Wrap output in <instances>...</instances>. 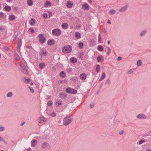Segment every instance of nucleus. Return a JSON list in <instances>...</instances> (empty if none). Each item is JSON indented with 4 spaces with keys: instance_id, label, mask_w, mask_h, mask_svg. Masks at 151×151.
<instances>
[{
    "instance_id": "33",
    "label": "nucleus",
    "mask_w": 151,
    "mask_h": 151,
    "mask_svg": "<svg viewBox=\"0 0 151 151\" xmlns=\"http://www.w3.org/2000/svg\"><path fill=\"white\" fill-rule=\"evenodd\" d=\"M28 5L29 6H31L33 4V1L32 0H28Z\"/></svg>"
},
{
    "instance_id": "58",
    "label": "nucleus",
    "mask_w": 151,
    "mask_h": 151,
    "mask_svg": "<svg viewBox=\"0 0 151 151\" xmlns=\"http://www.w3.org/2000/svg\"><path fill=\"white\" fill-rule=\"evenodd\" d=\"M88 3H89L91 4H92V1H91V0H88Z\"/></svg>"
},
{
    "instance_id": "5",
    "label": "nucleus",
    "mask_w": 151,
    "mask_h": 151,
    "mask_svg": "<svg viewBox=\"0 0 151 151\" xmlns=\"http://www.w3.org/2000/svg\"><path fill=\"white\" fill-rule=\"evenodd\" d=\"M21 69L22 71L24 74H27L28 73V72L26 67L22 63L21 65Z\"/></svg>"
},
{
    "instance_id": "56",
    "label": "nucleus",
    "mask_w": 151,
    "mask_h": 151,
    "mask_svg": "<svg viewBox=\"0 0 151 151\" xmlns=\"http://www.w3.org/2000/svg\"><path fill=\"white\" fill-rule=\"evenodd\" d=\"M90 106L91 108H93L94 107V104H91Z\"/></svg>"
},
{
    "instance_id": "60",
    "label": "nucleus",
    "mask_w": 151,
    "mask_h": 151,
    "mask_svg": "<svg viewBox=\"0 0 151 151\" xmlns=\"http://www.w3.org/2000/svg\"><path fill=\"white\" fill-rule=\"evenodd\" d=\"M12 0H6L7 2L10 3L12 2Z\"/></svg>"
},
{
    "instance_id": "31",
    "label": "nucleus",
    "mask_w": 151,
    "mask_h": 151,
    "mask_svg": "<svg viewBox=\"0 0 151 151\" xmlns=\"http://www.w3.org/2000/svg\"><path fill=\"white\" fill-rule=\"evenodd\" d=\"M116 13V11L114 9H111L110 10L109 13L110 14H114Z\"/></svg>"
},
{
    "instance_id": "20",
    "label": "nucleus",
    "mask_w": 151,
    "mask_h": 151,
    "mask_svg": "<svg viewBox=\"0 0 151 151\" xmlns=\"http://www.w3.org/2000/svg\"><path fill=\"white\" fill-rule=\"evenodd\" d=\"M97 59L99 62H101L104 60V58L101 56H99L98 57Z\"/></svg>"
},
{
    "instance_id": "11",
    "label": "nucleus",
    "mask_w": 151,
    "mask_h": 151,
    "mask_svg": "<svg viewBox=\"0 0 151 151\" xmlns=\"http://www.w3.org/2000/svg\"><path fill=\"white\" fill-rule=\"evenodd\" d=\"M55 105L57 106H59L62 104V101L60 99H57L55 101Z\"/></svg>"
},
{
    "instance_id": "13",
    "label": "nucleus",
    "mask_w": 151,
    "mask_h": 151,
    "mask_svg": "<svg viewBox=\"0 0 151 151\" xmlns=\"http://www.w3.org/2000/svg\"><path fill=\"white\" fill-rule=\"evenodd\" d=\"M55 43V41L53 39L48 40L47 41V44L50 45H53Z\"/></svg>"
},
{
    "instance_id": "23",
    "label": "nucleus",
    "mask_w": 151,
    "mask_h": 151,
    "mask_svg": "<svg viewBox=\"0 0 151 151\" xmlns=\"http://www.w3.org/2000/svg\"><path fill=\"white\" fill-rule=\"evenodd\" d=\"M22 40L21 39H20L18 40L17 42V47H21L22 42Z\"/></svg>"
},
{
    "instance_id": "44",
    "label": "nucleus",
    "mask_w": 151,
    "mask_h": 151,
    "mask_svg": "<svg viewBox=\"0 0 151 151\" xmlns=\"http://www.w3.org/2000/svg\"><path fill=\"white\" fill-rule=\"evenodd\" d=\"M28 88H29V89L30 90V91H31V92H32V93H33L34 92V89H33V88L30 86H29L28 87Z\"/></svg>"
},
{
    "instance_id": "18",
    "label": "nucleus",
    "mask_w": 151,
    "mask_h": 151,
    "mask_svg": "<svg viewBox=\"0 0 151 151\" xmlns=\"http://www.w3.org/2000/svg\"><path fill=\"white\" fill-rule=\"evenodd\" d=\"M82 8L84 9L88 10L89 9V6L87 4H84L82 5Z\"/></svg>"
},
{
    "instance_id": "10",
    "label": "nucleus",
    "mask_w": 151,
    "mask_h": 151,
    "mask_svg": "<svg viewBox=\"0 0 151 151\" xmlns=\"http://www.w3.org/2000/svg\"><path fill=\"white\" fill-rule=\"evenodd\" d=\"M137 118L140 119H146L147 118V116L144 114H140L137 116Z\"/></svg>"
},
{
    "instance_id": "39",
    "label": "nucleus",
    "mask_w": 151,
    "mask_h": 151,
    "mask_svg": "<svg viewBox=\"0 0 151 151\" xmlns=\"http://www.w3.org/2000/svg\"><path fill=\"white\" fill-rule=\"evenodd\" d=\"M50 115L52 117H55L56 116V114L54 112H52V113L50 114Z\"/></svg>"
},
{
    "instance_id": "28",
    "label": "nucleus",
    "mask_w": 151,
    "mask_h": 151,
    "mask_svg": "<svg viewBox=\"0 0 151 151\" xmlns=\"http://www.w3.org/2000/svg\"><path fill=\"white\" fill-rule=\"evenodd\" d=\"M75 36L77 39H79L81 38V34L79 32H77L76 33Z\"/></svg>"
},
{
    "instance_id": "17",
    "label": "nucleus",
    "mask_w": 151,
    "mask_h": 151,
    "mask_svg": "<svg viewBox=\"0 0 151 151\" xmlns=\"http://www.w3.org/2000/svg\"><path fill=\"white\" fill-rule=\"evenodd\" d=\"M150 139L149 140H140V141H139V145H141V144H143V143L144 142H149L151 140V138H149Z\"/></svg>"
},
{
    "instance_id": "6",
    "label": "nucleus",
    "mask_w": 151,
    "mask_h": 151,
    "mask_svg": "<svg viewBox=\"0 0 151 151\" xmlns=\"http://www.w3.org/2000/svg\"><path fill=\"white\" fill-rule=\"evenodd\" d=\"M50 146L49 144L47 142H44L42 144L41 147L42 149H46L50 148Z\"/></svg>"
},
{
    "instance_id": "47",
    "label": "nucleus",
    "mask_w": 151,
    "mask_h": 151,
    "mask_svg": "<svg viewBox=\"0 0 151 151\" xmlns=\"http://www.w3.org/2000/svg\"><path fill=\"white\" fill-rule=\"evenodd\" d=\"M133 70L132 69L129 70L127 72L129 74H131L132 73H133Z\"/></svg>"
},
{
    "instance_id": "9",
    "label": "nucleus",
    "mask_w": 151,
    "mask_h": 151,
    "mask_svg": "<svg viewBox=\"0 0 151 151\" xmlns=\"http://www.w3.org/2000/svg\"><path fill=\"white\" fill-rule=\"evenodd\" d=\"M72 50V48H63L62 52H63L67 53L70 52Z\"/></svg>"
},
{
    "instance_id": "27",
    "label": "nucleus",
    "mask_w": 151,
    "mask_h": 151,
    "mask_svg": "<svg viewBox=\"0 0 151 151\" xmlns=\"http://www.w3.org/2000/svg\"><path fill=\"white\" fill-rule=\"evenodd\" d=\"M77 61V59L76 58H72L70 59V61L72 63H75Z\"/></svg>"
},
{
    "instance_id": "29",
    "label": "nucleus",
    "mask_w": 151,
    "mask_h": 151,
    "mask_svg": "<svg viewBox=\"0 0 151 151\" xmlns=\"http://www.w3.org/2000/svg\"><path fill=\"white\" fill-rule=\"evenodd\" d=\"M45 65L44 63H40L39 65L40 68L41 69H42L45 66Z\"/></svg>"
},
{
    "instance_id": "40",
    "label": "nucleus",
    "mask_w": 151,
    "mask_h": 151,
    "mask_svg": "<svg viewBox=\"0 0 151 151\" xmlns=\"http://www.w3.org/2000/svg\"><path fill=\"white\" fill-rule=\"evenodd\" d=\"M52 104V102L51 101H49L47 103V105L49 106H51Z\"/></svg>"
},
{
    "instance_id": "55",
    "label": "nucleus",
    "mask_w": 151,
    "mask_h": 151,
    "mask_svg": "<svg viewBox=\"0 0 151 151\" xmlns=\"http://www.w3.org/2000/svg\"><path fill=\"white\" fill-rule=\"evenodd\" d=\"M124 131H121V132H119V134L120 135H122V134H124Z\"/></svg>"
},
{
    "instance_id": "1",
    "label": "nucleus",
    "mask_w": 151,
    "mask_h": 151,
    "mask_svg": "<svg viewBox=\"0 0 151 151\" xmlns=\"http://www.w3.org/2000/svg\"><path fill=\"white\" fill-rule=\"evenodd\" d=\"M73 120L70 116H67L63 119V123L65 126H67L70 124Z\"/></svg>"
},
{
    "instance_id": "41",
    "label": "nucleus",
    "mask_w": 151,
    "mask_h": 151,
    "mask_svg": "<svg viewBox=\"0 0 151 151\" xmlns=\"http://www.w3.org/2000/svg\"><path fill=\"white\" fill-rule=\"evenodd\" d=\"M107 50V55H109L111 52V50L109 48H108Z\"/></svg>"
},
{
    "instance_id": "16",
    "label": "nucleus",
    "mask_w": 151,
    "mask_h": 151,
    "mask_svg": "<svg viewBox=\"0 0 151 151\" xmlns=\"http://www.w3.org/2000/svg\"><path fill=\"white\" fill-rule=\"evenodd\" d=\"M80 78L82 80H84L86 78V75L85 73H82L80 75Z\"/></svg>"
},
{
    "instance_id": "30",
    "label": "nucleus",
    "mask_w": 151,
    "mask_h": 151,
    "mask_svg": "<svg viewBox=\"0 0 151 151\" xmlns=\"http://www.w3.org/2000/svg\"><path fill=\"white\" fill-rule=\"evenodd\" d=\"M15 59L16 60H19L20 59V57L19 55L17 53H15L14 54Z\"/></svg>"
},
{
    "instance_id": "53",
    "label": "nucleus",
    "mask_w": 151,
    "mask_h": 151,
    "mask_svg": "<svg viewBox=\"0 0 151 151\" xmlns=\"http://www.w3.org/2000/svg\"><path fill=\"white\" fill-rule=\"evenodd\" d=\"M122 57L120 56H119L117 58V60H122Z\"/></svg>"
},
{
    "instance_id": "19",
    "label": "nucleus",
    "mask_w": 151,
    "mask_h": 151,
    "mask_svg": "<svg viewBox=\"0 0 151 151\" xmlns=\"http://www.w3.org/2000/svg\"><path fill=\"white\" fill-rule=\"evenodd\" d=\"M35 19L33 18H32L31 19V20L29 22V23L31 25L33 26L34 25L35 23Z\"/></svg>"
},
{
    "instance_id": "3",
    "label": "nucleus",
    "mask_w": 151,
    "mask_h": 151,
    "mask_svg": "<svg viewBox=\"0 0 151 151\" xmlns=\"http://www.w3.org/2000/svg\"><path fill=\"white\" fill-rule=\"evenodd\" d=\"M37 121L40 124H42L46 122L47 121V119L42 116L40 117Z\"/></svg>"
},
{
    "instance_id": "14",
    "label": "nucleus",
    "mask_w": 151,
    "mask_h": 151,
    "mask_svg": "<svg viewBox=\"0 0 151 151\" xmlns=\"http://www.w3.org/2000/svg\"><path fill=\"white\" fill-rule=\"evenodd\" d=\"M37 140L34 139L31 141V146L32 147H35L37 144Z\"/></svg>"
},
{
    "instance_id": "25",
    "label": "nucleus",
    "mask_w": 151,
    "mask_h": 151,
    "mask_svg": "<svg viewBox=\"0 0 151 151\" xmlns=\"http://www.w3.org/2000/svg\"><path fill=\"white\" fill-rule=\"evenodd\" d=\"M60 76L62 78H65L66 76L65 73L63 71H62L60 73Z\"/></svg>"
},
{
    "instance_id": "63",
    "label": "nucleus",
    "mask_w": 151,
    "mask_h": 151,
    "mask_svg": "<svg viewBox=\"0 0 151 151\" xmlns=\"http://www.w3.org/2000/svg\"><path fill=\"white\" fill-rule=\"evenodd\" d=\"M6 50H9V48H5Z\"/></svg>"
},
{
    "instance_id": "62",
    "label": "nucleus",
    "mask_w": 151,
    "mask_h": 151,
    "mask_svg": "<svg viewBox=\"0 0 151 151\" xmlns=\"http://www.w3.org/2000/svg\"><path fill=\"white\" fill-rule=\"evenodd\" d=\"M107 22L109 24H111V22L109 20H108L107 21Z\"/></svg>"
},
{
    "instance_id": "42",
    "label": "nucleus",
    "mask_w": 151,
    "mask_h": 151,
    "mask_svg": "<svg viewBox=\"0 0 151 151\" xmlns=\"http://www.w3.org/2000/svg\"><path fill=\"white\" fill-rule=\"evenodd\" d=\"M29 31L32 33H33L35 32L34 30L32 28H30L29 29Z\"/></svg>"
},
{
    "instance_id": "34",
    "label": "nucleus",
    "mask_w": 151,
    "mask_h": 151,
    "mask_svg": "<svg viewBox=\"0 0 151 151\" xmlns=\"http://www.w3.org/2000/svg\"><path fill=\"white\" fill-rule=\"evenodd\" d=\"M100 69V66L99 65H96V70L97 72H99Z\"/></svg>"
},
{
    "instance_id": "24",
    "label": "nucleus",
    "mask_w": 151,
    "mask_h": 151,
    "mask_svg": "<svg viewBox=\"0 0 151 151\" xmlns=\"http://www.w3.org/2000/svg\"><path fill=\"white\" fill-rule=\"evenodd\" d=\"M15 18V17L14 15L12 14L9 16V20H14Z\"/></svg>"
},
{
    "instance_id": "2",
    "label": "nucleus",
    "mask_w": 151,
    "mask_h": 151,
    "mask_svg": "<svg viewBox=\"0 0 151 151\" xmlns=\"http://www.w3.org/2000/svg\"><path fill=\"white\" fill-rule=\"evenodd\" d=\"M52 32L53 35L58 36L60 35L62 32L61 30L60 29L56 28L52 30Z\"/></svg>"
},
{
    "instance_id": "45",
    "label": "nucleus",
    "mask_w": 151,
    "mask_h": 151,
    "mask_svg": "<svg viewBox=\"0 0 151 151\" xmlns=\"http://www.w3.org/2000/svg\"><path fill=\"white\" fill-rule=\"evenodd\" d=\"M79 47H83V43L82 42H80L78 44Z\"/></svg>"
},
{
    "instance_id": "8",
    "label": "nucleus",
    "mask_w": 151,
    "mask_h": 151,
    "mask_svg": "<svg viewBox=\"0 0 151 151\" xmlns=\"http://www.w3.org/2000/svg\"><path fill=\"white\" fill-rule=\"evenodd\" d=\"M47 52L45 50L41 49L40 52V55L42 58L47 55Z\"/></svg>"
},
{
    "instance_id": "26",
    "label": "nucleus",
    "mask_w": 151,
    "mask_h": 151,
    "mask_svg": "<svg viewBox=\"0 0 151 151\" xmlns=\"http://www.w3.org/2000/svg\"><path fill=\"white\" fill-rule=\"evenodd\" d=\"M5 10L7 12H9L11 10V8L10 6H6L4 8Z\"/></svg>"
},
{
    "instance_id": "51",
    "label": "nucleus",
    "mask_w": 151,
    "mask_h": 151,
    "mask_svg": "<svg viewBox=\"0 0 151 151\" xmlns=\"http://www.w3.org/2000/svg\"><path fill=\"white\" fill-rule=\"evenodd\" d=\"M98 50L100 51H102L103 50V48H98Z\"/></svg>"
},
{
    "instance_id": "64",
    "label": "nucleus",
    "mask_w": 151,
    "mask_h": 151,
    "mask_svg": "<svg viewBox=\"0 0 151 151\" xmlns=\"http://www.w3.org/2000/svg\"><path fill=\"white\" fill-rule=\"evenodd\" d=\"M2 138L0 136V141L2 140Z\"/></svg>"
},
{
    "instance_id": "61",
    "label": "nucleus",
    "mask_w": 151,
    "mask_h": 151,
    "mask_svg": "<svg viewBox=\"0 0 151 151\" xmlns=\"http://www.w3.org/2000/svg\"><path fill=\"white\" fill-rule=\"evenodd\" d=\"M151 136V134H149V135H144V137H147V136Z\"/></svg>"
},
{
    "instance_id": "15",
    "label": "nucleus",
    "mask_w": 151,
    "mask_h": 151,
    "mask_svg": "<svg viewBox=\"0 0 151 151\" xmlns=\"http://www.w3.org/2000/svg\"><path fill=\"white\" fill-rule=\"evenodd\" d=\"M61 27L64 29H67L69 27L67 23H63L61 25Z\"/></svg>"
},
{
    "instance_id": "54",
    "label": "nucleus",
    "mask_w": 151,
    "mask_h": 151,
    "mask_svg": "<svg viewBox=\"0 0 151 151\" xmlns=\"http://www.w3.org/2000/svg\"><path fill=\"white\" fill-rule=\"evenodd\" d=\"M45 15H43V17L44 18H45L46 19V18H47V14H45Z\"/></svg>"
},
{
    "instance_id": "7",
    "label": "nucleus",
    "mask_w": 151,
    "mask_h": 151,
    "mask_svg": "<svg viewBox=\"0 0 151 151\" xmlns=\"http://www.w3.org/2000/svg\"><path fill=\"white\" fill-rule=\"evenodd\" d=\"M66 92L68 93L72 94H76L77 93L76 90L70 88H67L66 89Z\"/></svg>"
},
{
    "instance_id": "59",
    "label": "nucleus",
    "mask_w": 151,
    "mask_h": 151,
    "mask_svg": "<svg viewBox=\"0 0 151 151\" xmlns=\"http://www.w3.org/2000/svg\"><path fill=\"white\" fill-rule=\"evenodd\" d=\"M1 141H2L3 142L6 144H7V142L5 140H4V139H2V140Z\"/></svg>"
},
{
    "instance_id": "50",
    "label": "nucleus",
    "mask_w": 151,
    "mask_h": 151,
    "mask_svg": "<svg viewBox=\"0 0 151 151\" xmlns=\"http://www.w3.org/2000/svg\"><path fill=\"white\" fill-rule=\"evenodd\" d=\"M4 15V13L3 12L0 13V17H2Z\"/></svg>"
},
{
    "instance_id": "43",
    "label": "nucleus",
    "mask_w": 151,
    "mask_h": 151,
    "mask_svg": "<svg viewBox=\"0 0 151 151\" xmlns=\"http://www.w3.org/2000/svg\"><path fill=\"white\" fill-rule=\"evenodd\" d=\"M101 38L100 34H99L98 35V41L99 42H100L101 41Z\"/></svg>"
},
{
    "instance_id": "37",
    "label": "nucleus",
    "mask_w": 151,
    "mask_h": 151,
    "mask_svg": "<svg viewBox=\"0 0 151 151\" xmlns=\"http://www.w3.org/2000/svg\"><path fill=\"white\" fill-rule=\"evenodd\" d=\"M142 63V62L141 60H139L137 62V65L138 66H139L141 65Z\"/></svg>"
},
{
    "instance_id": "4",
    "label": "nucleus",
    "mask_w": 151,
    "mask_h": 151,
    "mask_svg": "<svg viewBox=\"0 0 151 151\" xmlns=\"http://www.w3.org/2000/svg\"><path fill=\"white\" fill-rule=\"evenodd\" d=\"M38 37L39 39V42L41 43H44L46 40V38L42 34H39L38 35Z\"/></svg>"
},
{
    "instance_id": "48",
    "label": "nucleus",
    "mask_w": 151,
    "mask_h": 151,
    "mask_svg": "<svg viewBox=\"0 0 151 151\" xmlns=\"http://www.w3.org/2000/svg\"><path fill=\"white\" fill-rule=\"evenodd\" d=\"M4 29H5V28L4 26L0 27V30L2 31Z\"/></svg>"
},
{
    "instance_id": "21",
    "label": "nucleus",
    "mask_w": 151,
    "mask_h": 151,
    "mask_svg": "<svg viewBox=\"0 0 151 151\" xmlns=\"http://www.w3.org/2000/svg\"><path fill=\"white\" fill-rule=\"evenodd\" d=\"M73 6V4L70 2V1H68L67 3V6L69 8H71Z\"/></svg>"
},
{
    "instance_id": "49",
    "label": "nucleus",
    "mask_w": 151,
    "mask_h": 151,
    "mask_svg": "<svg viewBox=\"0 0 151 151\" xmlns=\"http://www.w3.org/2000/svg\"><path fill=\"white\" fill-rule=\"evenodd\" d=\"M4 129V128L3 127H0V131H2Z\"/></svg>"
},
{
    "instance_id": "35",
    "label": "nucleus",
    "mask_w": 151,
    "mask_h": 151,
    "mask_svg": "<svg viewBox=\"0 0 151 151\" xmlns=\"http://www.w3.org/2000/svg\"><path fill=\"white\" fill-rule=\"evenodd\" d=\"M48 5H49V6H51L50 3L48 1H47L45 4V7H48Z\"/></svg>"
},
{
    "instance_id": "22",
    "label": "nucleus",
    "mask_w": 151,
    "mask_h": 151,
    "mask_svg": "<svg viewBox=\"0 0 151 151\" xmlns=\"http://www.w3.org/2000/svg\"><path fill=\"white\" fill-rule=\"evenodd\" d=\"M147 30L146 29L143 30L140 33V36L142 37L144 36L146 33Z\"/></svg>"
},
{
    "instance_id": "52",
    "label": "nucleus",
    "mask_w": 151,
    "mask_h": 151,
    "mask_svg": "<svg viewBox=\"0 0 151 151\" xmlns=\"http://www.w3.org/2000/svg\"><path fill=\"white\" fill-rule=\"evenodd\" d=\"M72 71V69L71 68H69L67 70V71L68 72H71Z\"/></svg>"
},
{
    "instance_id": "36",
    "label": "nucleus",
    "mask_w": 151,
    "mask_h": 151,
    "mask_svg": "<svg viewBox=\"0 0 151 151\" xmlns=\"http://www.w3.org/2000/svg\"><path fill=\"white\" fill-rule=\"evenodd\" d=\"M13 96V93L12 92H8L7 95L6 96L8 97H12Z\"/></svg>"
},
{
    "instance_id": "57",
    "label": "nucleus",
    "mask_w": 151,
    "mask_h": 151,
    "mask_svg": "<svg viewBox=\"0 0 151 151\" xmlns=\"http://www.w3.org/2000/svg\"><path fill=\"white\" fill-rule=\"evenodd\" d=\"M145 151H151V149L150 148H147L146 149Z\"/></svg>"
},
{
    "instance_id": "12",
    "label": "nucleus",
    "mask_w": 151,
    "mask_h": 151,
    "mask_svg": "<svg viewBox=\"0 0 151 151\" xmlns=\"http://www.w3.org/2000/svg\"><path fill=\"white\" fill-rule=\"evenodd\" d=\"M128 6L127 4L122 7L119 10V11L120 12H124L127 9Z\"/></svg>"
},
{
    "instance_id": "46",
    "label": "nucleus",
    "mask_w": 151,
    "mask_h": 151,
    "mask_svg": "<svg viewBox=\"0 0 151 151\" xmlns=\"http://www.w3.org/2000/svg\"><path fill=\"white\" fill-rule=\"evenodd\" d=\"M30 81V79H25V82L26 83H28Z\"/></svg>"
},
{
    "instance_id": "32",
    "label": "nucleus",
    "mask_w": 151,
    "mask_h": 151,
    "mask_svg": "<svg viewBox=\"0 0 151 151\" xmlns=\"http://www.w3.org/2000/svg\"><path fill=\"white\" fill-rule=\"evenodd\" d=\"M106 77V74L104 73H103L102 75V76L100 79V81L104 79Z\"/></svg>"
},
{
    "instance_id": "38",
    "label": "nucleus",
    "mask_w": 151,
    "mask_h": 151,
    "mask_svg": "<svg viewBox=\"0 0 151 151\" xmlns=\"http://www.w3.org/2000/svg\"><path fill=\"white\" fill-rule=\"evenodd\" d=\"M111 83V81L109 79H107L106 81L105 84V85H106L107 84H109V85Z\"/></svg>"
}]
</instances>
